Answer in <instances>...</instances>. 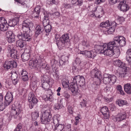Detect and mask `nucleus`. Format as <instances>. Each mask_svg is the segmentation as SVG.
<instances>
[{
    "label": "nucleus",
    "instance_id": "obj_38",
    "mask_svg": "<svg viewBox=\"0 0 131 131\" xmlns=\"http://www.w3.org/2000/svg\"><path fill=\"white\" fill-rule=\"evenodd\" d=\"M125 38L123 36H121V38L119 43V46L123 47L126 45Z\"/></svg>",
    "mask_w": 131,
    "mask_h": 131
},
{
    "label": "nucleus",
    "instance_id": "obj_16",
    "mask_svg": "<svg viewBox=\"0 0 131 131\" xmlns=\"http://www.w3.org/2000/svg\"><path fill=\"white\" fill-rule=\"evenodd\" d=\"M25 52L22 53L21 56L22 61L24 62L29 60L30 58L31 54L30 51L29 49H26L25 50Z\"/></svg>",
    "mask_w": 131,
    "mask_h": 131
},
{
    "label": "nucleus",
    "instance_id": "obj_7",
    "mask_svg": "<svg viewBox=\"0 0 131 131\" xmlns=\"http://www.w3.org/2000/svg\"><path fill=\"white\" fill-rule=\"evenodd\" d=\"M73 81L78 84L80 86H81L84 85L85 81V79L83 76L78 75L73 78Z\"/></svg>",
    "mask_w": 131,
    "mask_h": 131
},
{
    "label": "nucleus",
    "instance_id": "obj_31",
    "mask_svg": "<svg viewBox=\"0 0 131 131\" xmlns=\"http://www.w3.org/2000/svg\"><path fill=\"white\" fill-rule=\"evenodd\" d=\"M26 45V43L23 40H19L16 41V45L17 47H19L20 48L24 49Z\"/></svg>",
    "mask_w": 131,
    "mask_h": 131
},
{
    "label": "nucleus",
    "instance_id": "obj_28",
    "mask_svg": "<svg viewBox=\"0 0 131 131\" xmlns=\"http://www.w3.org/2000/svg\"><path fill=\"white\" fill-rule=\"evenodd\" d=\"M19 17H16L13 20H10L9 22V26L13 27L17 25L19 20Z\"/></svg>",
    "mask_w": 131,
    "mask_h": 131
},
{
    "label": "nucleus",
    "instance_id": "obj_25",
    "mask_svg": "<svg viewBox=\"0 0 131 131\" xmlns=\"http://www.w3.org/2000/svg\"><path fill=\"white\" fill-rule=\"evenodd\" d=\"M29 64L30 67H32L35 69H37L39 65V63L38 60L35 59L33 61L30 60Z\"/></svg>",
    "mask_w": 131,
    "mask_h": 131
},
{
    "label": "nucleus",
    "instance_id": "obj_53",
    "mask_svg": "<svg viewBox=\"0 0 131 131\" xmlns=\"http://www.w3.org/2000/svg\"><path fill=\"white\" fill-rule=\"evenodd\" d=\"M42 68L45 70H49L50 69L49 66L47 64H43L42 65Z\"/></svg>",
    "mask_w": 131,
    "mask_h": 131
},
{
    "label": "nucleus",
    "instance_id": "obj_54",
    "mask_svg": "<svg viewBox=\"0 0 131 131\" xmlns=\"http://www.w3.org/2000/svg\"><path fill=\"white\" fill-rule=\"evenodd\" d=\"M14 35V34L13 33L12 31H7L6 33V37H9L12 35Z\"/></svg>",
    "mask_w": 131,
    "mask_h": 131
},
{
    "label": "nucleus",
    "instance_id": "obj_39",
    "mask_svg": "<svg viewBox=\"0 0 131 131\" xmlns=\"http://www.w3.org/2000/svg\"><path fill=\"white\" fill-rule=\"evenodd\" d=\"M44 28L45 31L46 33V35L47 36L48 35L52 29L51 26L50 25H48L46 26H44Z\"/></svg>",
    "mask_w": 131,
    "mask_h": 131
},
{
    "label": "nucleus",
    "instance_id": "obj_1",
    "mask_svg": "<svg viewBox=\"0 0 131 131\" xmlns=\"http://www.w3.org/2000/svg\"><path fill=\"white\" fill-rule=\"evenodd\" d=\"M41 122L42 124H45L46 126L51 129L53 128L51 120V114L49 110H46L42 112L40 116Z\"/></svg>",
    "mask_w": 131,
    "mask_h": 131
},
{
    "label": "nucleus",
    "instance_id": "obj_2",
    "mask_svg": "<svg viewBox=\"0 0 131 131\" xmlns=\"http://www.w3.org/2000/svg\"><path fill=\"white\" fill-rule=\"evenodd\" d=\"M104 46V55L111 56L114 54V48H116V47L113 46L109 42L105 43Z\"/></svg>",
    "mask_w": 131,
    "mask_h": 131
},
{
    "label": "nucleus",
    "instance_id": "obj_20",
    "mask_svg": "<svg viewBox=\"0 0 131 131\" xmlns=\"http://www.w3.org/2000/svg\"><path fill=\"white\" fill-rule=\"evenodd\" d=\"M43 28V27L39 25H37L35 29V36L36 37H37L39 35H43L44 32Z\"/></svg>",
    "mask_w": 131,
    "mask_h": 131
},
{
    "label": "nucleus",
    "instance_id": "obj_10",
    "mask_svg": "<svg viewBox=\"0 0 131 131\" xmlns=\"http://www.w3.org/2000/svg\"><path fill=\"white\" fill-rule=\"evenodd\" d=\"M8 23L6 20L4 18L0 17V30L4 31L6 30L8 28Z\"/></svg>",
    "mask_w": 131,
    "mask_h": 131
},
{
    "label": "nucleus",
    "instance_id": "obj_6",
    "mask_svg": "<svg viewBox=\"0 0 131 131\" xmlns=\"http://www.w3.org/2000/svg\"><path fill=\"white\" fill-rule=\"evenodd\" d=\"M126 117L125 111L124 110L121 109L120 110V112L117 115V117L114 118L113 120L115 122H120L124 120Z\"/></svg>",
    "mask_w": 131,
    "mask_h": 131
},
{
    "label": "nucleus",
    "instance_id": "obj_57",
    "mask_svg": "<svg viewBox=\"0 0 131 131\" xmlns=\"http://www.w3.org/2000/svg\"><path fill=\"white\" fill-rule=\"evenodd\" d=\"M82 44L86 48H89L90 47L89 43L88 42H85L84 41L82 42Z\"/></svg>",
    "mask_w": 131,
    "mask_h": 131
},
{
    "label": "nucleus",
    "instance_id": "obj_9",
    "mask_svg": "<svg viewBox=\"0 0 131 131\" xmlns=\"http://www.w3.org/2000/svg\"><path fill=\"white\" fill-rule=\"evenodd\" d=\"M52 122L54 126V131H61L64 128L63 124H56L58 123L57 118H53Z\"/></svg>",
    "mask_w": 131,
    "mask_h": 131
},
{
    "label": "nucleus",
    "instance_id": "obj_40",
    "mask_svg": "<svg viewBox=\"0 0 131 131\" xmlns=\"http://www.w3.org/2000/svg\"><path fill=\"white\" fill-rule=\"evenodd\" d=\"M111 23H112V22H110L108 20H107L105 22H103L101 23L100 25V27H109L110 26Z\"/></svg>",
    "mask_w": 131,
    "mask_h": 131
},
{
    "label": "nucleus",
    "instance_id": "obj_51",
    "mask_svg": "<svg viewBox=\"0 0 131 131\" xmlns=\"http://www.w3.org/2000/svg\"><path fill=\"white\" fill-rule=\"evenodd\" d=\"M68 112L70 114H72L73 112V107L69 105L68 107Z\"/></svg>",
    "mask_w": 131,
    "mask_h": 131
},
{
    "label": "nucleus",
    "instance_id": "obj_33",
    "mask_svg": "<svg viewBox=\"0 0 131 131\" xmlns=\"http://www.w3.org/2000/svg\"><path fill=\"white\" fill-rule=\"evenodd\" d=\"M17 51L15 50L10 53L11 57L14 59H18L19 58L18 55L17 54Z\"/></svg>",
    "mask_w": 131,
    "mask_h": 131
},
{
    "label": "nucleus",
    "instance_id": "obj_14",
    "mask_svg": "<svg viewBox=\"0 0 131 131\" xmlns=\"http://www.w3.org/2000/svg\"><path fill=\"white\" fill-rule=\"evenodd\" d=\"M13 94L12 92H8L5 97L4 102L5 103L6 105H9L12 102L13 99Z\"/></svg>",
    "mask_w": 131,
    "mask_h": 131
},
{
    "label": "nucleus",
    "instance_id": "obj_49",
    "mask_svg": "<svg viewBox=\"0 0 131 131\" xmlns=\"http://www.w3.org/2000/svg\"><path fill=\"white\" fill-rule=\"evenodd\" d=\"M44 100L46 101H52L53 100V99L52 94H50L49 95L46 96V97L45 98Z\"/></svg>",
    "mask_w": 131,
    "mask_h": 131
},
{
    "label": "nucleus",
    "instance_id": "obj_19",
    "mask_svg": "<svg viewBox=\"0 0 131 131\" xmlns=\"http://www.w3.org/2000/svg\"><path fill=\"white\" fill-rule=\"evenodd\" d=\"M101 112L103 115L105 119H107L109 117L110 112L107 107L104 106L101 109Z\"/></svg>",
    "mask_w": 131,
    "mask_h": 131
},
{
    "label": "nucleus",
    "instance_id": "obj_3",
    "mask_svg": "<svg viewBox=\"0 0 131 131\" xmlns=\"http://www.w3.org/2000/svg\"><path fill=\"white\" fill-rule=\"evenodd\" d=\"M103 76V82L105 84H108L109 83L112 84H114L116 82V78L114 75L105 73Z\"/></svg>",
    "mask_w": 131,
    "mask_h": 131
},
{
    "label": "nucleus",
    "instance_id": "obj_52",
    "mask_svg": "<svg viewBox=\"0 0 131 131\" xmlns=\"http://www.w3.org/2000/svg\"><path fill=\"white\" fill-rule=\"evenodd\" d=\"M7 49L8 52L10 53L12 51L14 50L15 49L13 47V46L12 45H10L8 46L7 47Z\"/></svg>",
    "mask_w": 131,
    "mask_h": 131
},
{
    "label": "nucleus",
    "instance_id": "obj_50",
    "mask_svg": "<svg viewBox=\"0 0 131 131\" xmlns=\"http://www.w3.org/2000/svg\"><path fill=\"white\" fill-rule=\"evenodd\" d=\"M121 127L123 128L126 127L128 125V122L126 120H124L120 123Z\"/></svg>",
    "mask_w": 131,
    "mask_h": 131
},
{
    "label": "nucleus",
    "instance_id": "obj_45",
    "mask_svg": "<svg viewBox=\"0 0 131 131\" xmlns=\"http://www.w3.org/2000/svg\"><path fill=\"white\" fill-rule=\"evenodd\" d=\"M8 42L11 43L14 42L15 40V35H12L9 37L7 38Z\"/></svg>",
    "mask_w": 131,
    "mask_h": 131
},
{
    "label": "nucleus",
    "instance_id": "obj_36",
    "mask_svg": "<svg viewBox=\"0 0 131 131\" xmlns=\"http://www.w3.org/2000/svg\"><path fill=\"white\" fill-rule=\"evenodd\" d=\"M114 64L119 67L123 68L124 67V64L121 62L119 60H116L114 62Z\"/></svg>",
    "mask_w": 131,
    "mask_h": 131
},
{
    "label": "nucleus",
    "instance_id": "obj_17",
    "mask_svg": "<svg viewBox=\"0 0 131 131\" xmlns=\"http://www.w3.org/2000/svg\"><path fill=\"white\" fill-rule=\"evenodd\" d=\"M43 80L45 81L42 84V87L43 90L45 91L48 90L49 88V85L48 83L50 81H49V79L47 76H44L43 77Z\"/></svg>",
    "mask_w": 131,
    "mask_h": 131
},
{
    "label": "nucleus",
    "instance_id": "obj_41",
    "mask_svg": "<svg viewBox=\"0 0 131 131\" xmlns=\"http://www.w3.org/2000/svg\"><path fill=\"white\" fill-rule=\"evenodd\" d=\"M63 106L62 104L60 103H55L53 105V108L56 110H58L60 109Z\"/></svg>",
    "mask_w": 131,
    "mask_h": 131
},
{
    "label": "nucleus",
    "instance_id": "obj_18",
    "mask_svg": "<svg viewBox=\"0 0 131 131\" xmlns=\"http://www.w3.org/2000/svg\"><path fill=\"white\" fill-rule=\"evenodd\" d=\"M28 100L30 103H32L33 104H37L38 101L36 96L32 92L29 93Z\"/></svg>",
    "mask_w": 131,
    "mask_h": 131
},
{
    "label": "nucleus",
    "instance_id": "obj_32",
    "mask_svg": "<svg viewBox=\"0 0 131 131\" xmlns=\"http://www.w3.org/2000/svg\"><path fill=\"white\" fill-rule=\"evenodd\" d=\"M60 40H61L62 41H64V42L67 44L69 41L68 35L67 34L63 35L60 37Z\"/></svg>",
    "mask_w": 131,
    "mask_h": 131
},
{
    "label": "nucleus",
    "instance_id": "obj_59",
    "mask_svg": "<svg viewBox=\"0 0 131 131\" xmlns=\"http://www.w3.org/2000/svg\"><path fill=\"white\" fill-rule=\"evenodd\" d=\"M15 1L23 5H26V3L25 2V0H15Z\"/></svg>",
    "mask_w": 131,
    "mask_h": 131
},
{
    "label": "nucleus",
    "instance_id": "obj_15",
    "mask_svg": "<svg viewBox=\"0 0 131 131\" xmlns=\"http://www.w3.org/2000/svg\"><path fill=\"white\" fill-rule=\"evenodd\" d=\"M80 53L85 55V56L89 58H93L96 56V53L95 51H90L85 50L81 51Z\"/></svg>",
    "mask_w": 131,
    "mask_h": 131
},
{
    "label": "nucleus",
    "instance_id": "obj_64",
    "mask_svg": "<svg viewBox=\"0 0 131 131\" xmlns=\"http://www.w3.org/2000/svg\"><path fill=\"white\" fill-rule=\"evenodd\" d=\"M113 99L111 97L110 98H108L107 97L105 98V102L107 103L112 101Z\"/></svg>",
    "mask_w": 131,
    "mask_h": 131
},
{
    "label": "nucleus",
    "instance_id": "obj_22",
    "mask_svg": "<svg viewBox=\"0 0 131 131\" xmlns=\"http://www.w3.org/2000/svg\"><path fill=\"white\" fill-rule=\"evenodd\" d=\"M41 11V8L40 6H37L34 8L32 14L33 17L38 18L39 17V14Z\"/></svg>",
    "mask_w": 131,
    "mask_h": 131
},
{
    "label": "nucleus",
    "instance_id": "obj_27",
    "mask_svg": "<svg viewBox=\"0 0 131 131\" xmlns=\"http://www.w3.org/2000/svg\"><path fill=\"white\" fill-rule=\"evenodd\" d=\"M110 26L111 27L109 28L107 31L108 34H112L114 32L115 30V28L116 26V24L114 21L112 22Z\"/></svg>",
    "mask_w": 131,
    "mask_h": 131
},
{
    "label": "nucleus",
    "instance_id": "obj_12",
    "mask_svg": "<svg viewBox=\"0 0 131 131\" xmlns=\"http://www.w3.org/2000/svg\"><path fill=\"white\" fill-rule=\"evenodd\" d=\"M15 105H12L11 115V116H13L15 118H16L18 115L21 113V110L19 106L17 107H15Z\"/></svg>",
    "mask_w": 131,
    "mask_h": 131
},
{
    "label": "nucleus",
    "instance_id": "obj_29",
    "mask_svg": "<svg viewBox=\"0 0 131 131\" xmlns=\"http://www.w3.org/2000/svg\"><path fill=\"white\" fill-rule=\"evenodd\" d=\"M56 43L57 45L58 48L60 50L65 48L67 44L66 43L64 42V41H62L61 40H60L59 41H58Z\"/></svg>",
    "mask_w": 131,
    "mask_h": 131
},
{
    "label": "nucleus",
    "instance_id": "obj_42",
    "mask_svg": "<svg viewBox=\"0 0 131 131\" xmlns=\"http://www.w3.org/2000/svg\"><path fill=\"white\" fill-rule=\"evenodd\" d=\"M68 58L67 57L64 56H62L61 58V60L59 62L60 64H62V65H64L65 63L68 60Z\"/></svg>",
    "mask_w": 131,
    "mask_h": 131
},
{
    "label": "nucleus",
    "instance_id": "obj_44",
    "mask_svg": "<svg viewBox=\"0 0 131 131\" xmlns=\"http://www.w3.org/2000/svg\"><path fill=\"white\" fill-rule=\"evenodd\" d=\"M39 112L35 111L32 112L31 114V117L34 120H36L39 117Z\"/></svg>",
    "mask_w": 131,
    "mask_h": 131
},
{
    "label": "nucleus",
    "instance_id": "obj_55",
    "mask_svg": "<svg viewBox=\"0 0 131 131\" xmlns=\"http://www.w3.org/2000/svg\"><path fill=\"white\" fill-rule=\"evenodd\" d=\"M71 127L70 125H68L65 126H64L63 129L66 131H70L71 130Z\"/></svg>",
    "mask_w": 131,
    "mask_h": 131
},
{
    "label": "nucleus",
    "instance_id": "obj_56",
    "mask_svg": "<svg viewBox=\"0 0 131 131\" xmlns=\"http://www.w3.org/2000/svg\"><path fill=\"white\" fill-rule=\"evenodd\" d=\"M63 6L66 9L71 8V4L67 3H64L63 4Z\"/></svg>",
    "mask_w": 131,
    "mask_h": 131
},
{
    "label": "nucleus",
    "instance_id": "obj_11",
    "mask_svg": "<svg viewBox=\"0 0 131 131\" xmlns=\"http://www.w3.org/2000/svg\"><path fill=\"white\" fill-rule=\"evenodd\" d=\"M91 77L92 78H95L97 79L100 82H101V79L102 76L101 72L99 71L97 69H93L91 72Z\"/></svg>",
    "mask_w": 131,
    "mask_h": 131
},
{
    "label": "nucleus",
    "instance_id": "obj_46",
    "mask_svg": "<svg viewBox=\"0 0 131 131\" xmlns=\"http://www.w3.org/2000/svg\"><path fill=\"white\" fill-rule=\"evenodd\" d=\"M118 103V105L121 106L123 105H126L127 104V102L126 101L121 99L119 100Z\"/></svg>",
    "mask_w": 131,
    "mask_h": 131
},
{
    "label": "nucleus",
    "instance_id": "obj_48",
    "mask_svg": "<svg viewBox=\"0 0 131 131\" xmlns=\"http://www.w3.org/2000/svg\"><path fill=\"white\" fill-rule=\"evenodd\" d=\"M8 106V105H6L5 103L4 102V103H0V111H3L6 107Z\"/></svg>",
    "mask_w": 131,
    "mask_h": 131
},
{
    "label": "nucleus",
    "instance_id": "obj_34",
    "mask_svg": "<svg viewBox=\"0 0 131 131\" xmlns=\"http://www.w3.org/2000/svg\"><path fill=\"white\" fill-rule=\"evenodd\" d=\"M130 85L129 83L125 84L124 86V90L127 93L130 94L131 93V89Z\"/></svg>",
    "mask_w": 131,
    "mask_h": 131
},
{
    "label": "nucleus",
    "instance_id": "obj_8",
    "mask_svg": "<svg viewBox=\"0 0 131 131\" xmlns=\"http://www.w3.org/2000/svg\"><path fill=\"white\" fill-rule=\"evenodd\" d=\"M17 66L16 62L14 61H6L4 65V69L7 70L12 69L13 68H16Z\"/></svg>",
    "mask_w": 131,
    "mask_h": 131
},
{
    "label": "nucleus",
    "instance_id": "obj_60",
    "mask_svg": "<svg viewBox=\"0 0 131 131\" xmlns=\"http://www.w3.org/2000/svg\"><path fill=\"white\" fill-rule=\"evenodd\" d=\"M60 36L58 34H56L55 36V40L54 41L56 42V43L57 42V41H59L60 40V38H59Z\"/></svg>",
    "mask_w": 131,
    "mask_h": 131
},
{
    "label": "nucleus",
    "instance_id": "obj_63",
    "mask_svg": "<svg viewBox=\"0 0 131 131\" xmlns=\"http://www.w3.org/2000/svg\"><path fill=\"white\" fill-rule=\"evenodd\" d=\"M80 119V118L79 116H77L75 118V121L74 122L75 124L77 125L79 121V119Z\"/></svg>",
    "mask_w": 131,
    "mask_h": 131
},
{
    "label": "nucleus",
    "instance_id": "obj_58",
    "mask_svg": "<svg viewBox=\"0 0 131 131\" xmlns=\"http://www.w3.org/2000/svg\"><path fill=\"white\" fill-rule=\"evenodd\" d=\"M63 96L67 99L70 97V95L68 93L64 92L63 94Z\"/></svg>",
    "mask_w": 131,
    "mask_h": 131
},
{
    "label": "nucleus",
    "instance_id": "obj_13",
    "mask_svg": "<svg viewBox=\"0 0 131 131\" xmlns=\"http://www.w3.org/2000/svg\"><path fill=\"white\" fill-rule=\"evenodd\" d=\"M77 84L76 83L73 82V80L71 83L70 89L73 95H76L79 93L78 87Z\"/></svg>",
    "mask_w": 131,
    "mask_h": 131
},
{
    "label": "nucleus",
    "instance_id": "obj_21",
    "mask_svg": "<svg viewBox=\"0 0 131 131\" xmlns=\"http://www.w3.org/2000/svg\"><path fill=\"white\" fill-rule=\"evenodd\" d=\"M11 79L13 81V83L14 84L16 85L18 83L19 79V77H18L17 73L16 72H12Z\"/></svg>",
    "mask_w": 131,
    "mask_h": 131
},
{
    "label": "nucleus",
    "instance_id": "obj_23",
    "mask_svg": "<svg viewBox=\"0 0 131 131\" xmlns=\"http://www.w3.org/2000/svg\"><path fill=\"white\" fill-rule=\"evenodd\" d=\"M121 38V36H117L114 37L112 41L108 42L114 46H115L116 47L119 45V43Z\"/></svg>",
    "mask_w": 131,
    "mask_h": 131
},
{
    "label": "nucleus",
    "instance_id": "obj_4",
    "mask_svg": "<svg viewBox=\"0 0 131 131\" xmlns=\"http://www.w3.org/2000/svg\"><path fill=\"white\" fill-rule=\"evenodd\" d=\"M33 27V24L32 22H28L26 20H25L23 22L22 28L23 32L28 33V31L32 30Z\"/></svg>",
    "mask_w": 131,
    "mask_h": 131
},
{
    "label": "nucleus",
    "instance_id": "obj_5",
    "mask_svg": "<svg viewBox=\"0 0 131 131\" xmlns=\"http://www.w3.org/2000/svg\"><path fill=\"white\" fill-rule=\"evenodd\" d=\"M17 37L19 39L23 41H30L32 39L31 36L27 33L21 32L17 35Z\"/></svg>",
    "mask_w": 131,
    "mask_h": 131
},
{
    "label": "nucleus",
    "instance_id": "obj_47",
    "mask_svg": "<svg viewBox=\"0 0 131 131\" xmlns=\"http://www.w3.org/2000/svg\"><path fill=\"white\" fill-rule=\"evenodd\" d=\"M114 54H115L117 56H118L120 54V51L119 49L117 47L116 48H114Z\"/></svg>",
    "mask_w": 131,
    "mask_h": 131
},
{
    "label": "nucleus",
    "instance_id": "obj_43",
    "mask_svg": "<svg viewBox=\"0 0 131 131\" xmlns=\"http://www.w3.org/2000/svg\"><path fill=\"white\" fill-rule=\"evenodd\" d=\"M62 85L63 88H66L69 87L68 81L65 79H63L62 80Z\"/></svg>",
    "mask_w": 131,
    "mask_h": 131
},
{
    "label": "nucleus",
    "instance_id": "obj_24",
    "mask_svg": "<svg viewBox=\"0 0 131 131\" xmlns=\"http://www.w3.org/2000/svg\"><path fill=\"white\" fill-rule=\"evenodd\" d=\"M126 2L124 1H122L119 5L121 10L123 12L127 11L129 9V7L126 4Z\"/></svg>",
    "mask_w": 131,
    "mask_h": 131
},
{
    "label": "nucleus",
    "instance_id": "obj_26",
    "mask_svg": "<svg viewBox=\"0 0 131 131\" xmlns=\"http://www.w3.org/2000/svg\"><path fill=\"white\" fill-rule=\"evenodd\" d=\"M44 15L45 16L43 18L42 23L43 26H45L46 25H49V17L50 14H46L45 13H44Z\"/></svg>",
    "mask_w": 131,
    "mask_h": 131
},
{
    "label": "nucleus",
    "instance_id": "obj_37",
    "mask_svg": "<svg viewBox=\"0 0 131 131\" xmlns=\"http://www.w3.org/2000/svg\"><path fill=\"white\" fill-rule=\"evenodd\" d=\"M126 60L129 62H131V49H129L126 52Z\"/></svg>",
    "mask_w": 131,
    "mask_h": 131
},
{
    "label": "nucleus",
    "instance_id": "obj_35",
    "mask_svg": "<svg viewBox=\"0 0 131 131\" xmlns=\"http://www.w3.org/2000/svg\"><path fill=\"white\" fill-rule=\"evenodd\" d=\"M96 48H97V50L99 53L103 54L104 52V46L97 45L96 46Z\"/></svg>",
    "mask_w": 131,
    "mask_h": 131
},
{
    "label": "nucleus",
    "instance_id": "obj_61",
    "mask_svg": "<svg viewBox=\"0 0 131 131\" xmlns=\"http://www.w3.org/2000/svg\"><path fill=\"white\" fill-rule=\"evenodd\" d=\"M110 3L112 5H113L115 4L119 0H108Z\"/></svg>",
    "mask_w": 131,
    "mask_h": 131
},
{
    "label": "nucleus",
    "instance_id": "obj_30",
    "mask_svg": "<svg viewBox=\"0 0 131 131\" xmlns=\"http://www.w3.org/2000/svg\"><path fill=\"white\" fill-rule=\"evenodd\" d=\"M71 1L73 5L79 7L81 6L83 3V0H71Z\"/></svg>",
    "mask_w": 131,
    "mask_h": 131
},
{
    "label": "nucleus",
    "instance_id": "obj_62",
    "mask_svg": "<svg viewBox=\"0 0 131 131\" xmlns=\"http://www.w3.org/2000/svg\"><path fill=\"white\" fill-rule=\"evenodd\" d=\"M27 73L26 71L24 70L23 69L22 70V72L21 73V75L22 76H28L27 75Z\"/></svg>",
    "mask_w": 131,
    "mask_h": 131
}]
</instances>
